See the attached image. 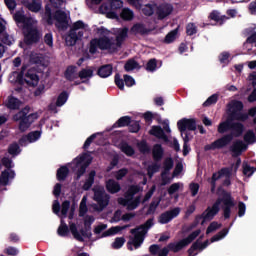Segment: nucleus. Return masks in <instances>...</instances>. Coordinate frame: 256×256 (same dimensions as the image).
Returning a JSON list of instances; mask_svg holds the SVG:
<instances>
[{
  "instance_id": "1",
  "label": "nucleus",
  "mask_w": 256,
  "mask_h": 256,
  "mask_svg": "<svg viewBox=\"0 0 256 256\" xmlns=\"http://www.w3.org/2000/svg\"><path fill=\"white\" fill-rule=\"evenodd\" d=\"M223 203V216L225 220L231 218V209L235 207V199L231 195V192L226 190L222 191V197L218 198L212 207H207L203 212V220L201 221V225L203 226L206 221H212L215 216H217L220 212V205Z\"/></svg>"
},
{
  "instance_id": "2",
  "label": "nucleus",
  "mask_w": 256,
  "mask_h": 256,
  "mask_svg": "<svg viewBox=\"0 0 256 256\" xmlns=\"http://www.w3.org/2000/svg\"><path fill=\"white\" fill-rule=\"evenodd\" d=\"M243 108L244 105L241 100H234L232 103L228 104V118L218 125L217 131L219 134H225L231 131L233 121L245 122L248 119V114L242 112Z\"/></svg>"
},
{
  "instance_id": "3",
  "label": "nucleus",
  "mask_w": 256,
  "mask_h": 256,
  "mask_svg": "<svg viewBox=\"0 0 256 256\" xmlns=\"http://www.w3.org/2000/svg\"><path fill=\"white\" fill-rule=\"evenodd\" d=\"M13 18L18 27L25 29L24 36L27 44L39 42L41 34L36 27H33L34 20L31 17H26L22 12L17 11Z\"/></svg>"
},
{
  "instance_id": "4",
  "label": "nucleus",
  "mask_w": 256,
  "mask_h": 256,
  "mask_svg": "<svg viewBox=\"0 0 256 256\" xmlns=\"http://www.w3.org/2000/svg\"><path fill=\"white\" fill-rule=\"evenodd\" d=\"M154 226V217L149 218L145 223L137 226L130 230V233L134 235L132 240L127 242V248L129 251H133V247L135 249H139L144 242L145 235L147 234L148 230H150Z\"/></svg>"
},
{
  "instance_id": "5",
  "label": "nucleus",
  "mask_w": 256,
  "mask_h": 256,
  "mask_svg": "<svg viewBox=\"0 0 256 256\" xmlns=\"http://www.w3.org/2000/svg\"><path fill=\"white\" fill-rule=\"evenodd\" d=\"M25 71L26 67L22 66L20 72H13V76L16 77L15 82L20 86H24L26 84L28 87H36L39 84L40 80V77L38 76L36 71L33 69H29L24 75Z\"/></svg>"
},
{
  "instance_id": "6",
  "label": "nucleus",
  "mask_w": 256,
  "mask_h": 256,
  "mask_svg": "<svg viewBox=\"0 0 256 256\" xmlns=\"http://www.w3.org/2000/svg\"><path fill=\"white\" fill-rule=\"evenodd\" d=\"M29 108L25 107L22 110L18 111L16 114L13 115V120L15 122H19V130L20 132H26L31 125L38 119L37 113H30Z\"/></svg>"
},
{
  "instance_id": "7",
  "label": "nucleus",
  "mask_w": 256,
  "mask_h": 256,
  "mask_svg": "<svg viewBox=\"0 0 256 256\" xmlns=\"http://www.w3.org/2000/svg\"><path fill=\"white\" fill-rule=\"evenodd\" d=\"M98 49L116 51L117 47L115 46V42H113V38L102 36L100 38L92 39L89 43L90 54H96L98 52Z\"/></svg>"
},
{
  "instance_id": "8",
  "label": "nucleus",
  "mask_w": 256,
  "mask_h": 256,
  "mask_svg": "<svg viewBox=\"0 0 256 256\" xmlns=\"http://www.w3.org/2000/svg\"><path fill=\"white\" fill-rule=\"evenodd\" d=\"M200 234L201 229H196L193 232H191L186 238H182V240H180L179 242H170L168 248L170 251L178 253L181 250H183V248L191 244L194 240H196Z\"/></svg>"
},
{
  "instance_id": "9",
  "label": "nucleus",
  "mask_w": 256,
  "mask_h": 256,
  "mask_svg": "<svg viewBox=\"0 0 256 256\" xmlns=\"http://www.w3.org/2000/svg\"><path fill=\"white\" fill-rule=\"evenodd\" d=\"M244 130H245V127L241 122L232 121L231 128H230L231 133L226 134L221 138L225 139V144L228 146L233 142V138H239L243 136Z\"/></svg>"
},
{
  "instance_id": "10",
  "label": "nucleus",
  "mask_w": 256,
  "mask_h": 256,
  "mask_svg": "<svg viewBox=\"0 0 256 256\" xmlns=\"http://www.w3.org/2000/svg\"><path fill=\"white\" fill-rule=\"evenodd\" d=\"M110 199V195L107 194L104 189H94L93 200L98 204L100 211H103L105 208L109 206Z\"/></svg>"
},
{
  "instance_id": "11",
  "label": "nucleus",
  "mask_w": 256,
  "mask_h": 256,
  "mask_svg": "<svg viewBox=\"0 0 256 256\" xmlns=\"http://www.w3.org/2000/svg\"><path fill=\"white\" fill-rule=\"evenodd\" d=\"M177 125L178 131H180L182 136L185 135V133H189L188 131L197 130V122L195 118H182V120H178Z\"/></svg>"
},
{
  "instance_id": "12",
  "label": "nucleus",
  "mask_w": 256,
  "mask_h": 256,
  "mask_svg": "<svg viewBox=\"0 0 256 256\" xmlns=\"http://www.w3.org/2000/svg\"><path fill=\"white\" fill-rule=\"evenodd\" d=\"M53 19L56 20V28L60 31H66L69 27V21L66 12L62 10H56L54 12Z\"/></svg>"
},
{
  "instance_id": "13",
  "label": "nucleus",
  "mask_w": 256,
  "mask_h": 256,
  "mask_svg": "<svg viewBox=\"0 0 256 256\" xmlns=\"http://www.w3.org/2000/svg\"><path fill=\"white\" fill-rule=\"evenodd\" d=\"M181 213L180 207H175L172 210H168L160 214L158 218V222L162 225H166L170 223L173 219L177 218L179 214Z\"/></svg>"
},
{
  "instance_id": "14",
  "label": "nucleus",
  "mask_w": 256,
  "mask_h": 256,
  "mask_svg": "<svg viewBox=\"0 0 256 256\" xmlns=\"http://www.w3.org/2000/svg\"><path fill=\"white\" fill-rule=\"evenodd\" d=\"M70 233L73 238L79 242H84V238L91 239V236L85 230V228H81L80 232L78 231L76 223L72 222L69 224Z\"/></svg>"
},
{
  "instance_id": "15",
  "label": "nucleus",
  "mask_w": 256,
  "mask_h": 256,
  "mask_svg": "<svg viewBox=\"0 0 256 256\" xmlns=\"http://www.w3.org/2000/svg\"><path fill=\"white\" fill-rule=\"evenodd\" d=\"M248 146L243 143L241 140H237L232 143V145L229 148V151L232 153V157H239L243 154L244 151H246Z\"/></svg>"
},
{
  "instance_id": "16",
  "label": "nucleus",
  "mask_w": 256,
  "mask_h": 256,
  "mask_svg": "<svg viewBox=\"0 0 256 256\" xmlns=\"http://www.w3.org/2000/svg\"><path fill=\"white\" fill-rule=\"evenodd\" d=\"M21 4L32 13H39L42 9L39 0H21Z\"/></svg>"
},
{
  "instance_id": "17",
  "label": "nucleus",
  "mask_w": 256,
  "mask_h": 256,
  "mask_svg": "<svg viewBox=\"0 0 256 256\" xmlns=\"http://www.w3.org/2000/svg\"><path fill=\"white\" fill-rule=\"evenodd\" d=\"M173 12L172 4H160L157 8V15L159 20H164Z\"/></svg>"
},
{
  "instance_id": "18",
  "label": "nucleus",
  "mask_w": 256,
  "mask_h": 256,
  "mask_svg": "<svg viewBox=\"0 0 256 256\" xmlns=\"http://www.w3.org/2000/svg\"><path fill=\"white\" fill-rule=\"evenodd\" d=\"M113 75V64H104L97 70V76L102 79H107Z\"/></svg>"
},
{
  "instance_id": "19",
  "label": "nucleus",
  "mask_w": 256,
  "mask_h": 256,
  "mask_svg": "<svg viewBox=\"0 0 256 256\" xmlns=\"http://www.w3.org/2000/svg\"><path fill=\"white\" fill-rule=\"evenodd\" d=\"M94 77V69L89 68V69H81L78 72V78L81 80L82 84H88L89 80Z\"/></svg>"
},
{
  "instance_id": "20",
  "label": "nucleus",
  "mask_w": 256,
  "mask_h": 256,
  "mask_svg": "<svg viewBox=\"0 0 256 256\" xmlns=\"http://www.w3.org/2000/svg\"><path fill=\"white\" fill-rule=\"evenodd\" d=\"M106 190L111 195L118 194L121 192V184L114 179H109L106 181Z\"/></svg>"
},
{
  "instance_id": "21",
  "label": "nucleus",
  "mask_w": 256,
  "mask_h": 256,
  "mask_svg": "<svg viewBox=\"0 0 256 256\" xmlns=\"http://www.w3.org/2000/svg\"><path fill=\"white\" fill-rule=\"evenodd\" d=\"M77 67L74 65L67 66L64 71V79L68 82H73L74 80L78 79Z\"/></svg>"
},
{
  "instance_id": "22",
  "label": "nucleus",
  "mask_w": 256,
  "mask_h": 256,
  "mask_svg": "<svg viewBox=\"0 0 256 256\" xmlns=\"http://www.w3.org/2000/svg\"><path fill=\"white\" fill-rule=\"evenodd\" d=\"M128 31L129 29L127 27L118 30L115 43L116 49L121 48L123 46V42L128 37Z\"/></svg>"
},
{
  "instance_id": "23",
  "label": "nucleus",
  "mask_w": 256,
  "mask_h": 256,
  "mask_svg": "<svg viewBox=\"0 0 256 256\" xmlns=\"http://www.w3.org/2000/svg\"><path fill=\"white\" fill-rule=\"evenodd\" d=\"M130 32L134 35L139 34L144 36L148 35L151 32V30L146 28V26L142 23H136L131 27Z\"/></svg>"
},
{
  "instance_id": "24",
  "label": "nucleus",
  "mask_w": 256,
  "mask_h": 256,
  "mask_svg": "<svg viewBox=\"0 0 256 256\" xmlns=\"http://www.w3.org/2000/svg\"><path fill=\"white\" fill-rule=\"evenodd\" d=\"M164 148L161 144H155L152 149V157L154 162H160L164 157Z\"/></svg>"
},
{
  "instance_id": "25",
  "label": "nucleus",
  "mask_w": 256,
  "mask_h": 256,
  "mask_svg": "<svg viewBox=\"0 0 256 256\" xmlns=\"http://www.w3.org/2000/svg\"><path fill=\"white\" fill-rule=\"evenodd\" d=\"M15 171L14 170H4L0 175V185L6 187L9 183V179H15Z\"/></svg>"
},
{
  "instance_id": "26",
  "label": "nucleus",
  "mask_w": 256,
  "mask_h": 256,
  "mask_svg": "<svg viewBox=\"0 0 256 256\" xmlns=\"http://www.w3.org/2000/svg\"><path fill=\"white\" fill-rule=\"evenodd\" d=\"M20 105L21 101L12 95L8 96L7 101L5 103L6 108L9 110H19Z\"/></svg>"
},
{
  "instance_id": "27",
  "label": "nucleus",
  "mask_w": 256,
  "mask_h": 256,
  "mask_svg": "<svg viewBox=\"0 0 256 256\" xmlns=\"http://www.w3.org/2000/svg\"><path fill=\"white\" fill-rule=\"evenodd\" d=\"M226 146H228L226 144V140L224 138H219L216 141H214L213 143H211L210 145H206L204 147L205 151H209V150H216V149H222L225 148Z\"/></svg>"
},
{
  "instance_id": "28",
  "label": "nucleus",
  "mask_w": 256,
  "mask_h": 256,
  "mask_svg": "<svg viewBox=\"0 0 256 256\" xmlns=\"http://www.w3.org/2000/svg\"><path fill=\"white\" fill-rule=\"evenodd\" d=\"M149 134L164 141H168V137L165 134L164 130L160 126H152Z\"/></svg>"
},
{
  "instance_id": "29",
  "label": "nucleus",
  "mask_w": 256,
  "mask_h": 256,
  "mask_svg": "<svg viewBox=\"0 0 256 256\" xmlns=\"http://www.w3.org/2000/svg\"><path fill=\"white\" fill-rule=\"evenodd\" d=\"M95 176H96V171L92 170L88 174V179L85 180L82 190L83 191H90L95 183Z\"/></svg>"
},
{
  "instance_id": "30",
  "label": "nucleus",
  "mask_w": 256,
  "mask_h": 256,
  "mask_svg": "<svg viewBox=\"0 0 256 256\" xmlns=\"http://www.w3.org/2000/svg\"><path fill=\"white\" fill-rule=\"evenodd\" d=\"M131 123H132L131 116L129 115L121 116V118H119L117 122L113 124V128L128 127Z\"/></svg>"
},
{
  "instance_id": "31",
  "label": "nucleus",
  "mask_w": 256,
  "mask_h": 256,
  "mask_svg": "<svg viewBox=\"0 0 256 256\" xmlns=\"http://www.w3.org/2000/svg\"><path fill=\"white\" fill-rule=\"evenodd\" d=\"M69 173L70 170L67 166H60V168L56 170V179H58V181H66Z\"/></svg>"
},
{
  "instance_id": "32",
  "label": "nucleus",
  "mask_w": 256,
  "mask_h": 256,
  "mask_svg": "<svg viewBox=\"0 0 256 256\" xmlns=\"http://www.w3.org/2000/svg\"><path fill=\"white\" fill-rule=\"evenodd\" d=\"M71 229L67 225V223L62 219L60 220V226H58V236L60 237H68Z\"/></svg>"
},
{
  "instance_id": "33",
  "label": "nucleus",
  "mask_w": 256,
  "mask_h": 256,
  "mask_svg": "<svg viewBox=\"0 0 256 256\" xmlns=\"http://www.w3.org/2000/svg\"><path fill=\"white\" fill-rule=\"evenodd\" d=\"M230 232V228H223L222 230H220L218 233H216L215 235L212 236L211 238V243H215L218 242L222 239H224Z\"/></svg>"
},
{
  "instance_id": "34",
  "label": "nucleus",
  "mask_w": 256,
  "mask_h": 256,
  "mask_svg": "<svg viewBox=\"0 0 256 256\" xmlns=\"http://www.w3.org/2000/svg\"><path fill=\"white\" fill-rule=\"evenodd\" d=\"M78 41L77 32L69 30L68 35L65 37V43L67 46H74Z\"/></svg>"
},
{
  "instance_id": "35",
  "label": "nucleus",
  "mask_w": 256,
  "mask_h": 256,
  "mask_svg": "<svg viewBox=\"0 0 256 256\" xmlns=\"http://www.w3.org/2000/svg\"><path fill=\"white\" fill-rule=\"evenodd\" d=\"M209 18L210 20H213L216 23H219L220 25H223L228 19L227 16H221V14L218 11L211 12Z\"/></svg>"
},
{
  "instance_id": "36",
  "label": "nucleus",
  "mask_w": 256,
  "mask_h": 256,
  "mask_svg": "<svg viewBox=\"0 0 256 256\" xmlns=\"http://www.w3.org/2000/svg\"><path fill=\"white\" fill-rule=\"evenodd\" d=\"M92 160L87 161L82 164L76 171L75 181H80L81 177L86 173L87 168L91 164Z\"/></svg>"
},
{
  "instance_id": "37",
  "label": "nucleus",
  "mask_w": 256,
  "mask_h": 256,
  "mask_svg": "<svg viewBox=\"0 0 256 256\" xmlns=\"http://www.w3.org/2000/svg\"><path fill=\"white\" fill-rule=\"evenodd\" d=\"M123 228L121 226H112L108 230L104 231L101 235L102 238L110 237L113 235H117L119 232H121Z\"/></svg>"
},
{
  "instance_id": "38",
  "label": "nucleus",
  "mask_w": 256,
  "mask_h": 256,
  "mask_svg": "<svg viewBox=\"0 0 256 256\" xmlns=\"http://www.w3.org/2000/svg\"><path fill=\"white\" fill-rule=\"evenodd\" d=\"M69 94L67 91H62L59 95L58 98L56 99V107H62L66 104L68 101Z\"/></svg>"
},
{
  "instance_id": "39",
  "label": "nucleus",
  "mask_w": 256,
  "mask_h": 256,
  "mask_svg": "<svg viewBox=\"0 0 256 256\" xmlns=\"http://www.w3.org/2000/svg\"><path fill=\"white\" fill-rule=\"evenodd\" d=\"M182 139H183V150H182V153H183V156H187L190 152V149H189V141H190V133H185L184 136H182Z\"/></svg>"
},
{
  "instance_id": "40",
  "label": "nucleus",
  "mask_w": 256,
  "mask_h": 256,
  "mask_svg": "<svg viewBox=\"0 0 256 256\" xmlns=\"http://www.w3.org/2000/svg\"><path fill=\"white\" fill-rule=\"evenodd\" d=\"M120 17L124 21H132L134 18V13L129 8H124L120 13Z\"/></svg>"
},
{
  "instance_id": "41",
  "label": "nucleus",
  "mask_w": 256,
  "mask_h": 256,
  "mask_svg": "<svg viewBox=\"0 0 256 256\" xmlns=\"http://www.w3.org/2000/svg\"><path fill=\"white\" fill-rule=\"evenodd\" d=\"M173 167H174L173 158H171V157L166 158L163 163V168H164L163 175L169 174L170 170L173 169Z\"/></svg>"
},
{
  "instance_id": "42",
  "label": "nucleus",
  "mask_w": 256,
  "mask_h": 256,
  "mask_svg": "<svg viewBox=\"0 0 256 256\" xmlns=\"http://www.w3.org/2000/svg\"><path fill=\"white\" fill-rule=\"evenodd\" d=\"M140 191L137 185H132L128 188L127 192L125 193V198L132 200L133 197L138 194Z\"/></svg>"
},
{
  "instance_id": "43",
  "label": "nucleus",
  "mask_w": 256,
  "mask_h": 256,
  "mask_svg": "<svg viewBox=\"0 0 256 256\" xmlns=\"http://www.w3.org/2000/svg\"><path fill=\"white\" fill-rule=\"evenodd\" d=\"M218 100H219V95L212 94L203 102V107H210L212 105H215L218 102Z\"/></svg>"
},
{
  "instance_id": "44",
  "label": "nucleus",
  "mask_w": 256,
  "mask_h": 256,
  "mask_svg": "<svg viewBox=\"0 0 256 256\" xmlns=\"http://www.w3.org/2000/svg\"><path fill=\"white\" fill-rule=\"evenodd\" d=\"M0 42L4 45L11 46L15 42V40L11 35L3 33L2 35H0Z\"/></svg>"
},
{
  "instance_id": "45",
  "label": "nucleus",
  "mask_w": 256,
  "mask_h": 256,
  "mask_svg": "<svg viewBox=\"0 0 256 256\" xmlns=\"http://www.w3.org/2000/svg\"><path fill=\"white\" fill-rule=\"evenodd\" d=\"M221 228H222L221 223H219L217 221H213L208 225V227L206 229V235H209V234H211V233H213V232H215V231H217Z\"/></svg>"
},
{
  "instance_id": "46",
  "label": "nucleus",
  "mask_w": 256,
  "mask_h": 256,
  "mask_svg": "<svg viewBox=\"0 0 256 256\" xmlns=\"http://www.w3.org/2000/svg\"><path fill=\"white\" fill-rule=\"evenodd\" d=\"M141 203V197L137 196L134 200L129 198L128 207L129 211L135 210Z\"/></svg>"
},
{
  "instance_id": "47",
  "label": "nucleus",
  "mask_w": 256,
  "mask_h": 256,
  "mask_svg": "<svg viewBox=\"0 0 256 256\" xmlns=\"http://www.w3.org/2000/svg\"><path fill=\"white\" fill-rule=\"evenodd\" d=\"M156 4H145L144 8L142 9V13L145 16L151 17L155 12Z\"/></svg>"
},
{
  "instance_id": "48",
  "label": "nucleus",
  "mask_w": 256,
  "mask_h": 256,
  "mask_svg": "<svg viewBox=\"0 0 256 256\" xmlns=\"http://www.w3.org/2000/svg\"><path fill=\"white\" fill-rule=\"evenodd\" d=\"M137 67H139V63L133 59L128 60L124 65V69L126 72H131L137 69Z\"/></svg>"
},
{
  "instance_id": "49",
  "label": "nucleus",
  "mask_w": 256,
  "mask_h": 256,
  "mask_svg": "<svg viewBox=\"0 0 256 256\" xmlns=\"http://www.w3.org/2000/svg\"><path fill=\"white\" fill-rule=\"evenodd\" d=\"M87 213H88V207L86 205V197H83L80 202L78 215L79 217H85Z\"/></svg>"
},
{
  "instance_id": "50",
  "label": "nucleus",
  "mask_w": 256,
  "mask_h": 256,
  "mask_svg": "<svg viewBox=\"0 0 256 256\" xmlns=\"http://www.w3.org/2000/svg\"><path fill=\"white\" fill-rule=\"evenodd\" d=\"M243 139L247 144H254L256 142V136L252 130H248Z\"/></svg>"
},
{
  "instance_id": "51",
  "label": "nucleus",
  "mask_w": 256,
  "mask_h": 256,
  "mask_svg": "<svg viewBox=\"0 0 256 256\" xmlns=\"http://www.w3.org/2000/svg\"><path fill=\"white\" fill-rule=\"evenodd\" d=\"M120 149L124 154H126L129 157L135 154L133 147L128 145L127 143H122L120 146Z\"/></svg>"
},
{
  "instance_id": "52",
  "label": "nucleus",
  "mask_w": 256,
  "mask_h": 256,
  "mask_svg": "<svg viewBox=\"0 0 256 256\" xmlns=\"http://www.w3.org/2000/svg\"><path fill=\"white\" fill-rule=\"evenodd\" d=\"M41 135H42V132H41V131H33V132H30V133L27 135L28 142L34 143V142L38 141V140L41 138Z\"/></svg>"
},
{
  "instance_id": "53",
  "label": "nucleus",
  "mask_w": 256,
  "mask_h": 256,
  "mask_svg": "<svg viewBox=\"0 0 256 256\" xmlns=\"http://www.w3.org/2000/svg\"><path fill=\"white\" fill-rule=\"evenodd\" d=\"M242 168H243V174L245 176H252L253 173L256 171V167H251L248 163L244 162L243 165H242Z\"/></svg>"
},
{
  "instance_id": "54",
  "label": "nucleus",
  "mask_w": 256,
  "mask_h": 256,
  "mask_svg": "<svg viewBox=\"0 0 256 256\" xmlns=\"http://www.w3.org/2000/svg\"><path fill=\"white\" fill-rule=\"evenodd\" d=\"M178 30H179V29L176 28V29L170 31V33H168V34L166 35L164 42L167 43V44H170V43L174 42L175 39H176V37H177Z\"/></svg>"
},
{
  "instance_id": "55",
  "label": "nucleus",
  "mask_w": 256,
  "mask_h": 256,
  "mask_svg": "<svg viewBox=\"0 0 256 256\" xmlns=\"http://www.w3.org/2000/svg\"><path fill=\"white\" fill-rule=\"evenodd\" d=\"M21 152V149L17 143H12L8 147V153L12 156H17Z\"/></svg>"
},
{
  "instance_id": "56",
  "label": "nucleus",
  "mask_w": 256,
  "mask_h": 256,
  "mask_svg": "<svg viewBox=\"0 0 256 256\" xmlns=\"http://www.w3.org/2000/svg\"><path fill=\"white\" fill-rule=\"evenodd\" d=\"M70 207H71V202L69 200H64L62 202V210L60 211V213L62 214V218H67Z\"/></svg>"
},
{
  "instance_id": "57",
  "label": "nucleus",
  "mask_w": 256,
  "mask_h": 256,
  "mask_svg": "<svg viewBox=\"0 0 256 256\" xmlns=\"http://www.w3.org/2000/svg\"><path fill=\"white\" fill-rule=\"evenodd\" d=\"M160 168H161V165L159 164V162H155L152 165H149L147 169L148 175L150 177L153 176L155 173L159 172Z\"/></svg>"
},
{
  "instance_id": "58",
  "label": "nucleus",
  "mask_w": 256,
  "mask_h": 256,
  "mask_svg": "<svg viewBox=\"0 0 256 256\" xmlns=\"http://www.w3.org/2000/svg\"><path fill=\"white\" fill-rule=\"evenodd\" d=\"M157 68V60L155 58L150 59L146 64V71L153 73Z\"/></svg>"
},
{
  "instance_id": "59",
  "label": "nucleus",
  "mask_w": 256,
  "mask_h": 256,
  "mask_svg": "<svg viewBox=\"0 0 256 256\" xmlns=\"http://www.w3.org/2000/svg\"><path fill=\"white\" fill-rule=\"evenodd\" d=\"M198 33V27L194 23H188L186 25V34L188 36H193Z\"/></svg>"
},
{
  "instance_id": "60",
  "label": "nucleus",
  "mask_w": 256,
  "mask_h": 256,
  "mask_svg": "<svg viewBox=\"0 0 256 256\" xmlns=\"http://www.w3.org/2000/svg\"><path fill=\"white\" fill-rule=\"evenodd\" d=\"M30 62L32 63V65H39L42 66L44 65V58L42 56L39 55H32L30 57Z\"/></svg>"
},
{
  "instance_id": "61",
  "label": "nucleus",
  "mask_w": 256,
  "mask_h": 256,
  "mask_svg": "<svg viewBox=\"0 0 256 256\" xmlns=\"http://www.w3.org/2000/svg\"><path fill=\"white\" fill-rule=\"evenodd\" d=\"M123 8V0H111L110 10L117 11Z\"/></svg>"
},
{
  "instance_id": "62",
  "label": "nucleus",
  "mask_w": 256,
  "mask_h": 256,
  "mask_svg": "<svg viewBox=\"0 0 256 256\" xmlns=\"http://www.w3.org/2000/svg\"><path fill=\"white\" fill-rule=\"evenodd\" d=\"M138 148H139V151L142 153V154H147V153H150V147L148 146L147 142L146 141H142L138 144Z\"/></svg>"
},
{
  "instance_id": "63",
  "label": "nucleus",
  "mask_w": 256,
  "mask_h": 256,
  "mask_svg": "<svg viewBox=\"0 0 256 256\" xmlns=\"http://www.w3.org/2000/svg\"><path fill=\"white\" fill-rule=\"evenodd\" d=\"M53 16L54 15H52V10H51L50 6H46L45 7V17L47 18V23L49 25H53V19H54Z\"/></svg>"
},
{
  "instance_id": "64",
  "label": "nucleus",
  "mask_w": 256,
  "mask_h": 256,
  "mask_svg": "<svg viewBox=\"0 0 256 256\" xmlns=\"http://www.w3.org/2000/svg\"><path fill=\"white\" fill-rule=\"evenodd\" d=\"M140 129H141V126L137 121L131 122V124H129L128 126V130L130 133H138Z\"/></svg>"
}]
</instances>
